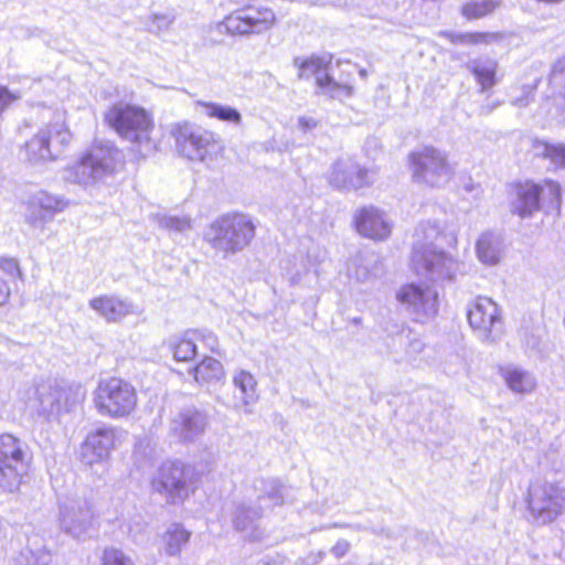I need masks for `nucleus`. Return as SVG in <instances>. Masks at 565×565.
Wrapping results in <instances>:
<instances>
[{"instance_id": "obj_1", "label": "nucleus", "mask_w": 565, "mask_h": 565, "mask_svg": "<svg viewBox=\"0 0 565 565\" xmlns=\"http://www.w3.org/2000/svg\"><path fill=\"white\" fill-rule=\"evenodd\" d=\"M416 235L424 241L423 244L415 246L412 257L416 274L433 282L451 280L458 270V262L439 249V246L443 245V241L452 244L456 242L455 236L444 233L435 221L420 223Z\"/></svg>"}, {"instance_id": "obj_2", "label": "nucleus", "mask_w": 565, "mask_h": 565, "mask_svg": "<svg viewBox=\"0 0 565 565\" xmlns=\"http://www.w3.org/2000/svg\"><path fill=\"white\" fill-rule=\"evenodd\" d=\"M285 487L274 478H256L242 501L234 503L232 523L236 531L250 541L263 537L259 526L266 509L284 503Z\"/></svg>"}, {"instance_id": "obj_3", "label": "nucleus", "mask_w": 565, "mask_h": 565, "mask_svg": "<svg viewBox=\"0 0 565 565\" xmlns=\"http://www.w3.org/2000/svg\"><path fill=\"white\" fill-rule=\"evenodd\" d=\"M105 120L122 139L132 143L141 156L146 157L156 149L150 137L153 120L146 109L118 103L105 114Z\"/></svg>"}, {"instance_id": "obj_4", "label": "nucleus", "mask_w": 565, "mask_h": 565, "mask_svg": "<svg viewBox=\"0 0 565 565\" xmlns=\"http://www.w3.org/2000/svg\"><path fill=\"white\" fill-rule=\"evenodd\" d=\"M255 236V225L245 214L228 213L213 221L204 239L224 256L234 255L249 245Z\"/></svg>"}, {"instance_id": "obj_5", "label": "nucleus", "mask_w": 565, "mask_h": 565, "mask_svg": "<svg viewBox=\"0 0 565 565\" xmlns=\"http://www.w3.org/2000/svg\"><path fill=\"white\" fill-rule=\"evenodd\" d=\"M120 162L121 153L113 143H95L79 162L66 170L65 179L93 185L111 177Z\"/></svg>"}, {"instance_id": "obj_6", "label": "nucleus", "mask_w": 565, "mask_h": 565, "mask_svg": "<svg viewBox=\"0 0 565 565\" xmlns=\"http://www.w3.org/2000/svg\"><path fill=\"white\" fill-rule=\"evenodd\" d=\"M512 195L511 212L526 218L542 209L558 210L562 203V186L552 179L539 183L525 181L514 185Z\"/></svg>"}, {"instance_id": "obj_7", "label": "nucleus", "mask_w": 565, "mask_h": 565, "mask_svg": "<svg viewBox=\"0 0 565 565\" xmlns=\"http://www.w3.org/2000/svg\"><path fill=\"white\" fill-rule=\"evenodd\" d=\"M93 402L99 415L122 419L136 411L138 394L131 383L118 377H110L99 381L94 391Z\"/></svg>"}, {"instance_id": "obj_8", "label": "nucleus", "mask_w": 565, "mask_h": 565, "mask_svg": "<svg viewBox=\"0 0 565 565\" xmlns=\"http://www.w3.org/2000/svg\"><path fill=\"white\" fill-rule=\"evenodd\" d=\"M526 502L533 522L548 524L565 512V488L557 481L536 479L529 487Z\"/></svg>"}, {"instance_id": "obj_9", "label": "nucleus", "mask_w": 565, "mask_h": 565, "mask_svg": "<svg viewBox=\"0 0 565 565\" xmlns=\"http://www.w3.org/2000/svg\"><path fill=\"white\" fill-rule=\"evenodd\" d=\"M30 461L25 443L10 434L0 435V491H17Z\"/></svg>"}, {"instance_id": "obj_10", "label": "nucleus", "mask_w": 565, "mask_h": 565, "mask_svg": "<svg viewBox=\"0 0 565 565\" xmlns=\"http://www.w3.org/2000/svg\"><path fill=\"white\" fill-rule=\"evenodd\" d=\"M276 23L273 9L264 6L247 4L233 10L217 24V30L232 36L260 35Z\"/></svg>"}, {"instance_id": "obj_11", "label": "nucleus", "mask_w": 565, "mask_h": 565, "mask_svg": "<svg viewBox=\"0 0 565 565\" xmlns=\"http://www.w3.org/2000/svg\"><path fill=\"white\" fill-rule=\"evenodd\" d=\"M409 158L416 182L429 186H441L449 182L455 173L446 153L434 147H424L414 151Z\"/></svg>"}, {"instance_id": "obj_12", "label": "nucleus", "mask_w": 565, "mask_h": 565, "mask_svg": "<svg viewBox=\"0 0 565 565\" xmlns=\"http://www.w3.org/2000/svg\"><path fill=\"white\" fill-rule=\"evenodd\" d=\"M331 55L310 57H296L294 65L298 68V78L309 79L316 78V84L322 94L328 95L330 98L350 97L352 95V87L347 84L335 82L328 73L331 64Z\"/></svg>"}, {"instance_id": "obj_13", "label": "nucleus", "mask_w": 565, "mask_h": 565, "mask_svg": "<svg viewBox=\"0 0 565 565\" xmlns=\"http://www.w3.org/2000/svg\"><path fill=\"white\" fill-rule=\"evenodd\" d=\"M172 135L179 152L193 161H203L216 149L214 134L194 124H178Z\"/></svg>"}, {"instance_id": "obj_14", "label": "nucleus", "mask_w": 565, "mask_h": 565, "mask_svg": "<svg viewBox=\"0 0 565 565\" xmlns=\"http://www.w3.org/2000/svg\"><path fill=\"white\" fill-rule=\"evenodd\" d=\"M93 507L85 497L71 495L60 501V526L71 536L84 539L93 525Z\"/></svg>"}, {"instance_id": "obj_15", "label": "nucleus", "mask_w": 565, "mask_h": 565, "mask_svg": "<svg viewBox=\"0 0 565 565\" xmlns=\"http://www.w3.org/2000/svg\"><path fill=\"white\" fill-rule=\"evenodd\" d=\"M126 435L124 429L109 425H102L89 431L81 448L82 462L87 466L104 462Z\"/></svg>"}, {"instance_id": "obj_16", "label": "nucleus", "mask_w": 565, "mask_h": 565, "mask_svg": "<svg viewBox=\"0 0 565 565\" xmlns=\"http://www.w3.org/2000/svg\"><path fill=\"white\" fill-rule=\"evenodd\" d=\"M396 298L415 321L425 322L438 312V294L430 286L414 282L404 285L397 291Z\"/></svg>"}, {"instance_id": "obj_17", "label": "nucleus", "mask_w": 565, "mask_h": 565, "mask_svg": "<svg viewBox=\"0 0 565 565\" xmlns=\"http://www.w3.org/2000/svg\"><path fill=\"white\" fill-rule=\"evenodd\" d=\"M154 492L162 494L169 503H180L189 495L185 466L182 462H164L151 481Z\"/></svg>"}, {"instance_id": "obj_18", "label": "nucleus", "mask_w": 565, "mask_h": 565, "mask_svg": "<svg viewBox=\"0 0 565 565\" xmlns=\"http://www.w3.org/2000/svg\"><path fill=\"white\" fill-rule=\"evenodd\" d=\"M468 321L478 338L493 342L501 333L502 321L497 303L488 297H478L468 310Z\"/></svg>"}, {"instance_id": "obj_19", "label": "nucleus", "mask_w": 565, "mask_h": 565, "mask_svg": "<svg viewBox=\"0 0 565 565\" xmlns=\"http://www.w3.org/2000/svg\"><path fill=\"white\" fill-rule=\"evenodd\" d=\"M374 181V172L360 166L353 158L337 160L329 175V183L338 190H359Z\"/></svg>"}, {"instance_id": "obj_20", "label": "nucleus", "mask_w": 565, "mask_h": 565, "mask_svg": "<svg viewBox=\"0 0 565 565\" xmlns=\"http://www.w3.org/2000/svg\"><path fill=\"white\" fill-rule=\"evenodd\" d=\"M66 206L67 201L64 198L38 191L28 201L25 221L34 228L43 230L44 225L53 221L55 214L64 211Z\"/></svg>"}, {"instance_id": "obj_21", "label": "nucleus", "mask_w": 565, "mask_h": 565, "mask_svg": "<svg viewBox=\"0 0 565 565\" xmlns=\"http://www.w3.org/2000/svg\"><path fill=\"white\" fill-rule=\"evenodd\" d=\"M207 417L195 408H184L175 414L169 424V434L178 441L194 443L205 431Z\"/></svg>"}, {"instance_id": "obj_22", "label": "nucleus", "mask_w": 565, "mask_h": 565, "mask_svg": "<svg viewBox=\"0 0 565 565\" xmlns=\"http://www.w3.org/2000/svg\"><path fill=\"white\" fill-rule=\"evenodd\" d=\"M543 108L553 120L565 126V57L557 60L552 66Z\"/></svg>"}, {"instance_id": "obj_23", "label": "nucleus", "mask_w": 565, "mask_h": 565, "mask_svg": "<svg viewBox=\"0 0 565 565\" xmlns=\"http://www.w3.org/2000/svg\"><path fill=\"white\" fill-rule=\"evenodd\" d=\"M354 223L359 234L375 241L386 239L393 227L387 214L373 205L359 209Z\"/></svg>"}, {"instance_id": "obj_24", "label": "nucleus", "mask_w": 565, "mask_h": 565, "mask_svg": "<svg viewBox=\"0 0 565 565\" xmlns=\"http://www.w3.org/2000/svg\"><path fill=\"white\" fill-rule=\"evenodd\" d=\"M89 307L108 323H118L126 317L138 315V307L115 295H104L89 300Z\"/></svg>"}, {"instance_id": "obj_25", "label": "nucleus", "mask_w": 565, "mask_h": 565, "mask_svg": "<svg viewBox=\"0 0 565 565\" xmlns=\"http://www.w3.org/2000/svg\"><path fill=\"white\" fill-rule=\"evenodd\" d=\"M531 152L535 158L548 161L553 170H565V141L533 138Z\"/></svg>"}, {"instance_id": "obj_26", "label": "nucleus", "mask_w": 565, "mask_h": 565, "mask_svg": "<svg viewBox=\"0 0 565 565\" xmlns=\"http://www.w3.org/2000/svg\"><path fill=\"white\" fill-rule=\"evenodd\" d=\"M466 67L475 76L477 83L480 85L481 92L492 88L498 83V62L494 58H473L467 63Z\"/></svg>"}, {"instance_id": "obj_27", "label": "nucleus", "mask_w": 565, "mask_h": 565, "mask_svg": "<svg viewBox=\"0 0 565 565\" xmlns=\"http://www.w3.org/2000/svg\"><path fill=\"white\" fill-rule=\"evenodd\" d=\"M50 132L38 131L23 147L24 158L31 163L55 160L50 148Z\"/></svg>"}, {"instance_id": "obj_28", "label": "nucleus", "mask_w": 565, "mask_h": 565, "mask_svg": "<svg viewBox=\"0 0 565 565\" xmlns=\"http://www.w3.org/2000/svg\"><path fill=\"white\" fill-rule=\"evenodd\" d=\"M503 238L499 234L484 233L477 242V255L480 262L487 265H495L503 253Z\"/></svg>"}, {"instance_id": "obj_29", "label": "nucleus", "mask_w": 565, "mask_h": 565, "mask_svg": "<svg viewBox=\"0 0 565 565\" xmlns=\"http://www.w3.org/2000/svg\"><path fill=\"white\" fill-rule=\"evenodd\" d=\"M233 384L241 392L234 403L235 408L247 407L257 401V381L252 373L245 370L236 372L233 376Z\"/></svg>"}, {"instance_id": "obj_30", "label": "nucleus", "mask_w": 565, "mask_h": 565, "mask_svg": "<svg viewBox=\"0 0 565 565\" xmlns=\"http://www.w3.org/2000/svg\"><path fill=\"white\" fill-rule=\"evenodd\" d=\"M52 561L51 553L46 550L41 540L29 541L14 557L13 565H50Z\"/></svg>"}, {"instance_id": "obj_31", "label": "nucleus", "mask_w": 565, "mask_h": 565, "mask_svg": "<svg viewBox=\"0 0 565 565\" xmlns=\"http://www.w3.org/2000/svg\"><path fill=\"white\" fill-rule=\"evenodd\" d=\"M503 377L509 388L515 393H530L535 387L532 374L519 367L503 370Z\"/></svg>"}, {"instance_id": "obj_32", "label": "nucleus", "mask_w": 565, "mask_h": 565, "mask_svg": "<svg viewBox=\"0 0 565 565\" xmlns=\"http://www.w3.org/2000/svg\"><path fill=\"white\" fill-rule=\"evenodd\" d=\"M196 106L202 107L204 109L205 115L210 118H216L221 121H225L236 126H239L242 124V115L234 107L202 100L196 102Z\"/></svg>"}, {"instance_id": "obj_33", "label": "nucleus", "mask_w": 565, "mask_h": 565, "mask_svg": "<svg viewBox=\"0 0 565 565\" xmlns=\"http://www.w3.org/2000/svg\"><path fill=\"white\" fill-rule=\"evenodd\" d=\"M191 533L181 524L172 523L162 536L167 554L178 555L182 547L189 542Z\"/></svg>"}, {"instance_id": "obj_34", "label": "nucleus", "mask_w": 565, "mask_h": 565, "mask_svg": "<svg viewBox=\"0 0 565 565\" xmlns=\"http://www.w3.org/2000/svg\"><path fill=\"white\" fill-rule=\"evenodd\" d=\"M43 132H50V148L55 159L58 158L72 139V135L64 122L49 124L42 128Z\"/></svg>"}, {"instance_id": "obj_35", "label": "nucleus", "mask_w": 565, "mask_h": 565, "mask_svg": "<svg viewBox=\"0 0 565 565\" xmlns=\"http://www.w3.org/2000/svg\"><path fill=\"white\" fill-rule=\"evenodd\" d=\"M224 375L225 372L222 363L214 358L205 356L194 367V379L196 382H218L224 377Z\"/></svg>"}, {"instance_id": "obj_36", "label": "nucleus", "mask_w": 565, "mask_h": 565, "mask_svg": "<svg viewBox=\"0 0 565 565\" xmlns=\"http://www.w3.org/2000/svg\"><path fill=\"white\" fill-rule=\"evenodd\" d=\"M199 331H186L172 347L173 356L178 361H190L198 352Z\"/></svg>"}, {"instance_id": "obj_37", "label": "nucleus", "mask_w": 565, "mask_h": 565, "mask_svg": "<svg viewBox=\"0 0 565 565\" xmlns=\"http://www.w3.org/2000/svg\"><path fill=\"white\" fill-rule=\"evenodd\" d=\"M445 36L450 40L451 43L460 44H491L500 42L505 39L507 34L501 32H486V33H445Z\"/></svg>"}, {"instance_id": "obj_38", "label": "nucleus", "mask_w": 565, "mask_h": 565, "mask_svg": "<svg viewBox=\"0 0 565 565\" xmlns=\"http://www.w3.org/2000/svg\"><path fill=\"white\" fill-rule=\"evenodd\" d=\"M396 331H388V337L392 338L393 342H398L401 347L405 345V354L408 358H413L414 355L420 353L424 349V343L413 337V333L409 329L404 326H395Z\"/></svg>"}, {"instance_id": "obj_39", "label": "nucleus", "mask_w": 565, "mask_h": 565, "mask_svg": "<svg viewBox=\"0 0 565 565\" xmlns=\"http://www.w3.org/2000/svg\"><path fill=\"white\" fill-rule=\"evenodd\" d=\"M158 223L161 228L170 233L184 234L192 228V220L189 215H161L158 217Z\"/></svg>"}, {"instance_id": "obj_40", "label": "nucleus", "mask_w": 565, "mask_h": 565, "mask_svg": "<svg viewBox=\"0 0 565 565\" xmlns=\"http://www.w3.org/2000/svg\"><path fill=\"white\" fill-rule=\"evenodd\" d=\"M499 4L494 0L472 1L462 7V14L468 19H479L493 12Z\"/></svg>"}, {"instance_id": "obj_41", "label": "nucleus", "mask_w": 565, "mask_h": 565, "mask_svg": "<svg viewBox=\"0 0 565 565\" xmlns=\"http://www.w3.org/2000/svg\"><path fill=\"white\" fill-rule=\"evenodd\" d=\"M36 395L39 399V409L43 413L52 412L55 404L58 402V397L56 394L52 393V388L47 385L38 386Z\"/></svg>"}, {"instance_id": "obj_42", "label": "nucleus", "mask_w": 565, "mask_h": 565, "mask_svg": "<svg viewBox=\"0 0 565 565\" xmlns=\"http://www.w3.org/2000/svg\"><path fill=\"white\" fill-rule=\"evenodd\" d=\"M102 565H134V562L121 550L108 547L103 553Z\"/></svg>"}, {"instance_id": "obj_43", "label": "nucleus", "mask_w": 565, "mask_h": 565, "mask_svg": "<svg viewBox=\"0 0 565 565\" xmlns=\"http://www.w3.org/2000/svg\"><path fill=\"white\" fill-rule=\"evenodd\" d=\"M0 270L11 278H22V273L14 258H0Z\"/></svg>"}, {"instance_id": "obj_44", "label": "nucleus", "mask_w": 565, "mask_h": 565, "mask_svg": "<svg viewBox=\"0 0 565 565\" xmlns=\"http://www.w3.org/2000/svg\"><path fill=\"white\" fill-rule=\"evenodd\" d=\"M19 95L9 90L4 85H0V115L15 100Z\"/></svg>"}, {"instance_id": "obj_45", "label": "nucleus", "mask_w": 565, "mask_h": 565, "mask_svg": "<svg viewBox=\"0 0 565 565\" xmlns=\"http://www.w3.org/2000/svg\"><path fill=\"white\" fill-rule=\"evenodd\" d=\"M199 333H200V335H199L198 343L200 342L203 347L209 349L211 352H217L218 339L216 338V335L209 331H199Z\"/></svg>"}, {"instance_id": "obj_46", "label": "nucleus", "mask_w": 565, "mask_h": 565, "mask_svg": "<svg viewBox=\"0 0 565 565\" xmlns=\"http://www.w3.org/2000/svg\"><path fill=\"white\" fill-rule=\"evenodd\" d=\"M172 23V19L166 14H154L152 18V26L150 31L160 32L167 30Z\"/></svg>"}, {"instance_id": "obj_47", "label": "nucleus", "mask_w": 565, "mask_h": 565, "mask_svg": "<svg viewBox=\"0 0 565 565\" xmlns=\"http://www.w3.org/2000/svg\"><path fill=\"white\" fill-rule=\"evenodd\" d=\"M350 543L347 540H339L331 548V553L337 558H341L350 551Z\"/></svg>"}, {"instance_id": "obj_48", "label": "nucleus", "mask_w": 565, "mask_h": 565, "mask_svg": "<svg viewBox=\"0 0 565 565\" xmlns=\"http://www.w3.org/2000/svg\"><path fill=\"white\" fill-rule=\"evenodd\" d=\"M317 126H318V120L312 117L302 116V117H299V119H298V127L303 134H307V132L313 130L315 128H317Z\"/></svg>"}, {"instance_id": "obj_49", "label": "nucleus", "mask_w": 565, "mask_h": 565, "mask_svg": "<svg viewBox=\"0 0 565 565\" xmlns=\"http://www.w3.org/2000/svg\"><path fill=\"white\" fill-rule=\"evenodd\" d=\"M462 189L466 193L472 194L473 198H479L482 190L479 183H475L470 178L463 182Z\"/></svg>"}, {"instance_id": "obj_50", "label": "nucleus", "mask_w": 565, "mask_h": 565, "mask_svg": "<svg viewBox=\"0 0 565 565\" xmlns=\"http://www.w3.org/2000/svg\"><path fill=\"white\" fill-rule=\"evenodd\" d=\"M324 556H326V552H323V551H319L317 553H310L308 556H306L303 558V564L305 565H317L320 562H322Z\"/></svg>"}, {"instance_id": "obj_51", "label": "nucleus", "mask_w": 565, "mask_h": 565, "mask_svg": "<svg viewBox=\"0 0 565 565\" xmlns=\"http://www.w3.org/2000/svg\"><path fill=\"white\" fill-rule=\"evenodd\" d=\"M10 297V288L6 280L0 278V306L4 305Z\"/></svg>"}, {"instance_id": "obj_52", "label": "nucleus", "mask_w": 565, "mask_h": 565, "mask_svg": "<svg viewBox=\"0 0 565 565\" xmlns=\"http://www.w3.org/2000/svg\"><path fill=\"white\" fill-rule=\"evenodd\" d=\"M332 527H351L353 530H362V526L359 525V524H354V525H351V524H345V523H333L329 526H327L326 529H332Z\"/></svg>"}, {"instance_id": "obj_53", "label": "nucleus", "mask_w": 565, "mask_h": 565, "mask_svg": "<svg viewBox=\"0 0 565 565\" xmlns=\"http://www.w3.org/2000/svg\"><path fill=\"white\" fill-rule=\"evenodd\" d=\"M360 75L365 77L366 76V72L364 70L360 71Z\"/></svg>"}]
</instances>
